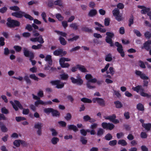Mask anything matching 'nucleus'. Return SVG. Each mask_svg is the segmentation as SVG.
I'll list each match as a JSON object with an SVG mask.
<instances>
[{
    "label": "nucleus",
    "instance_id": "obj_1",
    "mask_svg": "<svg viewBox=\"0 0 151 151\" xmlns=\"http://www.w3.org/2000/svg\"><path fill=\"white\" fill-rule=\"evenodd\" d=\"M14 103L12 101H10V103L12 105L14 109L16 111L18 110V108L17 106L20 109H23V114H27L29 112V110L28 109H23V106L20 104L19 102L18 101L15 100Z\"/></svg>",
    "mask_w": 151,
    "mask_h": 151
},
{
    "label": "nucleus",
    "instance_id": "obj_2",
    "mask_svg": "<svg viewBox=\"0 0 151 151\" xmlns=\"http://www.w3.org/2000/svg\"><path fill=\"white\" fill-rule=\"evenodd\" d=\"M23 53L25 56L29 58V60L32 62V64L34 65L36 63V61L35 60H32L34 57V54L33 52L30 51L28 49L25 47L23 48Z\"/></svg>",
    "mask_w": 151,
    "mask_h": 151
},
{
    "label": "nucleus",
    "instance_id": "obj_3",
    "mask_svg": "<svg viewBox=\"0 0 151 151\" xmlns=\"http://www.w3.org/2000/svg\"><path fill=\"white\" fill-rule=\"evenodd\" d=\"M17 12H13L12 14V16L18 18H21L23 16L30 20H32L33 18L29 15L27 14L24 12L22 11H18Z\"/></svg>",
    "mask_w": 151,
    "mask_h": 151
},
{
    "label": "nucleus",
    "instance_id": "obj_4",
    "mask_svg": "<svg viewBox=\"0 0 151 151\" xmlns=\"http://www.w3.org/2000/svg\"><path fill=\"white\" fill-rule=\"evenodd\" d=\"M7 22L6 24L7 26L10 28H14L15 27L19 26L20 23L17 20L12 19L10 17L7 19Z\"/></svg>",
    "mask_w": 151,
    "mask_h": 151
},
{
    "label": "nucleus",
    "instance_id": "obj_5",
    "mask_svg": "<svg viewBox=\"0 0 151 151\" xmlns=\"http://www.w3.org/2000/svg\"><path fill=\"white\" fill-rule=\"evenodd\" d=\"M106 35H107L105 39L106 42L110 44L111 46H113L114 45V44L112 42L111 39L114 36V34L112 32H106Z\"/></svg>",
    "mask_w": 151,
    "mask_h": 151
},
{
    "label": "nucleus",
    "instance_id": "obj_6",
    "mask_svg": "<svg viewBox=\"0 0 151 151\" xmlns=\"http://www.w3.org/2000/svg\"><path fill=\"white\" fill-rule=\"evenodd\" d=\"M43 124L40 122H37L35 123L34 127L35 129H37L36 131L37 134L39 136H41L42 135V128L43 127Z\"/></svg>",
    "mask_w": 151,
    "mask_h": 151
},
{
    "label": "nucleus",
    "instance_id": "obj_7",
    "mask_svg": "<svg viewBox=\"0 0 151 151\" xmlns=\"http://www.w3.org/2000/svg\"><path fill=\"white\" fill-rule=\"evenodd\" d=\"M50 83L53 85H56V87L57 88H62L64 86V83L59 80L52 81H51Z\"/></svg>",
    "mask_w": 151,
    "mask_h": 151
},
{
    "label": "nucleus",
    "instance_id": "obj_8",
    "mask_svg": "<svg viewBox=\"0 0 151 151\" xmlns=\"http://www.w3.org/2000/svg\"><path fill=\"white\" fill-rule=\"evenodd\" d=\"M115 45L117 47V51L120 54L121 56L124 57V56L125 54L122 45L118 42H116Z\"/></svg>",
    "mask_w": 151,
    "mask_h": 151
},
{
    "label": "nucleus",
    "instance_id": "obj_9",
    "mask_svg": "<svg viewBox=\"0 0 151 151\" xmlns=\"http://www.w3.org/2000/svg\"><path fill=\"white\" fill-rule=\"evenodd\" d=\"M92 101L94 103L97 102L101 106H104L105 105V101L103 99L99 98H93L92 99Z\"/></svg>",
    "mask_w": 151,
    "mask_h": 151
},
{
    "label": "nucleus",
    "instance_id": "obj_10",
    "mask_svg": "<svg viewBox=\"0 0 151 151\" xmlns=\"http://www.w3.org/2000/svg\"><path fill=\"white\" fill-rule=\"evenodd\" d=\"M101 126L104 129H109V130H111L114 127L113 124L109 123L103 122L101 124Z\"/></svg>",
    "mask_w": 151,
    "mask_h": 151
},
{
    "label": "nucleus",
    "instance_id": "obj_11",
    "mask_svg": "<svg viewBox=\"0 0 151 151\" xmlns=\"http://www.w3.org/2000/svg\"><path fill=\"white\" fill-rule=\"evenodd\" d=\"M52 104V102L51 101H49L47 102H44L42 100H39L35 102V106L38 107L39 104L46 105H51Z\"/></svg>",
    "mask_w": 151,
    "mask_h": 151
},
{
    "label": "nucleus",
    "instance_id": "obj_12",
    "mask_svg": "<svg viewBox=\"0 0 151 151\" xmlns=\"http://www.w3.org/2000/svg\"><path fill=\"white\" fill-rule=\"evenodd\" d=\"M70 79L72 83L74 84H76L77 85L81 86L83 83V81L82 79H75L73 77H70Z\"/></svg>",
    "mask_w": 151,
    "mask_h": 151
},
{
    "label": "nucleus",
    "instance_id": "obj_13",
    "mask_svg": "<svg viewBox=\"0 0 151 151\" xmlns=\"http://www.w3.org/2000/svg\"><path fill=\"white\" fill-rule=\"evenodd\" d=\"M97 79L96 78H93L89 81H88L86 83V86L89 89H92L95 88V86H92L91 85V83H95L96 82Z\"/></svg>",
    "mask_w": 151,
    "mask_h": 151
},
{
    "label": "nucleus",
    "instance_id": "obj_14",
    "mask_svg": "<svg viewBox=\"0 0 151 151\" xmlns=\"http://www.w3.org/2000/svg\"><path fill=\"white\" fill-rule=\"evenodd\" d=\"M97 13V12L96 9H91L89 11L88 15L90 17H92L96 15Z\"/></svg>",
    "mask_w": 151,
    "mask_h": 151
},
{
    "label": "nucleus",
    "instance_id": "obj_15",
    "mask_svg": "<svg viewBox=\"0 0 151 151\" xmlns=\"http://www.w3.org/2000/svg\"><path fill=\"white\" fill-rule=\"evenodd\" d=\"M68 129L69 130H73L75 132H76L78 131V129L77 128L76 126L73 124L68 125Z\"/></svg>",
    "mask_w": 151,
    "mask_h": 151
},
{
    "label": "nucleus",
    "instance_id": "obj_16",
    "mask_svg": "<svg viewBox=\"0 0 151 151\" xmlns=\"http://www.w3.org/2000/svg\"><path fill=\"white\" fill-rule=\"evenodd\" d=\"M45 60L48 62V64L50 65H52V56L50 55H47L45 57Z\"/></svg>",
    "mask_w": 151,
    "mask_h": 151
},
{
    "label": "nucleus",
    "instance_id": "obj_17",
    "mask_svg": "<svg viewBox=\"0 0 151 151\" xmlns=\"http://www.w3.org/2000/svg\"><path fill=\"white\" fill-rule=\"evenodd\" d=\"M78 70L81 72L85 73L88 71L85 68L84 66L80 65H78Z\"/></svg>",
    "mask_w": 151,
    "mask_h": 151
},
{
    "label": "nucleus",
    "instance_id": "obj_18",
    "mask_svg": "<svg viewBox=\"0 0 151 151\" xmlns=\"http://www.w3.org/2000/svg\"><path fill=\"white\" fill-rule=\"evenodd\" d=\"M0 127L2 132H5L8 131V129L5 125L2 122H0Z\"/></svg>",
    "mask_w": 151,
    "mask_h": 151
},
{
    "label": "nucleus",
    "instance_id": "obj_19",
    "mask_svg": "<svg viewBox=\"0 0 151 151\" xmlns=\"http://www.w3.org/2000/svg\"><path fill=\"white\" fill-rule=\"evenodd\" d=\"M69 27L75 30H77L78 29V25L77 23H72L70 24Z\"/></svg>",
    "mask_w": 151,
    "mask_h": 151
},
{
    "label": "nucleus",
    "instance_id": "obj_20",
    "mask_svg": "<svg viewBox=\"0 0 151 151\" xmlns=\"http://www.w3.org/2000/svg\"><path fill=\"white\" fill-rule=\"evenodd\" d=\"M54 4L55 5L58 6L60 7L63 6V1L62 0H57L54 2Z\"/></svg>",
    "mask_w": 151,
    "mask_h": 151
},
{
    "label": "nucleus",
    "instance_id": "obj_21",
    "mask_svg": "<svg viewBox=\"0 0 151 151\" xmlns=\"http://www.w3.org/2000/svg\"><path fill=\"white\" fill-rule=\"evenodd\" d=\"M142 49L145 48L147 51H148L150 49V46L148 44L147 42H146L143 45V46L142 47Z\"/></svg>",
    "mask_w": 151,
    "mask_h": 151
},
{
    "label": "nucleus",
    "instance_id": "obj_22",
    "mask_svg": "<svg viewBox=\"0 0 151 151\" xmlns=\"http://www.w3.org/2000/svg\"><path fill=\"white\" fill-rule=\"evenodd\" d=\"M65 62H62L59 61L60 64L62 68H68L70 66V64L68 63H65Z\"/></svg>",
    "mask_w": 151,
    "mask_h": 151
},
{
    "label": "nucleus",
    "instance_id": "obj_23",
    "mask_svg": "<svg viewBox=\"0 0 151 151\" xmlns=\"http://www.w3.org/2000/svg\"><path fill=\"white\" fill-rule=\"evenodd\" d=\"M118 144L121 145L122 146H125L127 145V143L126 141L124 139H122L119 140L118 142Z\"/></svg>",
    "mask_w": 151,
    "mask_h": 151
},
{
    "label": "nucleus",
    "instance_id": "obj_24",
    "mask_svg": "<svg viewBox=\"0 0 151 151\" xmlns=\"http://www.w3.org/2000/svg\"><path fill=\"white\" fill-rule=\"evenodd\" d=\"M150 8H146L145 7L141 11V13L142 14H145L147 13H148L150 10Z\"/></svg>",
    "mask_w": 151,
    "mask_h": 151
},
{
    "label": "nucleus",
    "instance_id": "obj_25",
    "mask_svg": "<svg viewBox=\"0 0 151 151\" xmlns=\"http://www.w3.org/2000/svg\"><path fill=\"white\" fill-rule=\"evenodd\" d=\"M62 49H59L55 50L53 52V54L55 56H60L61 55Z\"/></svg>",
    "mask_w": 151,
    "mask_h": 151
},
{
    "label": "nucleus",
    "instance_id": "obj_26",
    "mask_svg": "<svg viewBox=\"0 0 151 151\" xmlns=\"http://www.w3.org/2000/svg\"><path fill=\"white\" fill-rule=\"evenodd\" d=\"M142 126L146 129L149 131L150 130L151 128V124L149 123L147 124H142Z\"/></svg>",
    "mask_w": 151,
    "mask_h": 151
},
{
    "label": "nucleus",
    "instance_id": "obj_27",
    "mask_svg": "<svg viewBox=\"0 0 151 151\" xmlns=\"http://www.w3.org/2000/svg\"><path fill=\"white\" fill-rule=\"evenodd\" d=\"M43 111L45 113L48 114L50 113H52V111L53 110L52 108H45L44 109Z\"/></svg>",
    "mask_w": 151,
    "mask_h": 151
},
{
    "label": "nucleus",
    "instance_id": "obj_28",
    "mask_svg": "<svg viewBox=\"0 0 151 151\" xmlns=\"http://www.w3.org/2000/svg\"><path fill=\"white\" fill-rule=\"evenodd\" d=\"M104 132V130L102 129L99 128L97 132V135L98 136H101L102 135Z\"/></svg>",
    "mask_w": 151,
    "mask_h": 151
},
{
    "label": "nucleus",
    "instance_id": "obj_29",
    "mask_svg": "<svg viewBox=\"0 0 151 151\" xmlns=\"http://www.w3.org/2000/svg\"><path fill=\"white\" fill-rule=\"evenodd\" d=\"M114 103L115 104L117 108H121L123 106L122 104L120 101H115Z\"/></svg>",
    "mask_w": 151,
    "mask_h": 151
},
{
    "label": "nucleus",
    "instance_id": "obj_30",
    "mask_svg": "<svg viewBox=\"0 0 151 151\" xmlns=\"http://www.w3.org/2000/svg\"><path fill=\"white\" fill-rule=\"evenodd\" d=\"M105 60L106 61L108 62L111 61L112 60V57L111 54L109 53L106 55Z\"/></svg>",
    "mask_w": 151,
    "mask_h": 151
},
{
    "label": "nucleus",
    "instance_id": "obj_31",
    "mask_svg": "<svg viewBox=\"0 0 151 151\" xmlns=\"http://www.w3.org/2000/svg\"><path fill=\"white\" fill-rule=\"evenodd\" d=\"M82 30L83 31L89 33H92L93 32L92 29L86 27H82Z\"/></svg>",
    "mask_w": 151,
    "mask_h": 151
},
{
    "label": "nucleus",
    "instance_id": "obj_32",
    "mask_svg": "<svg viewBox=\"0 0 151 151\" xmlns=\"http://www.w3.org/2000/svg\"><path fill=\"white\" fill-rule=\"evenodd\" d=\"M81 101L85 103H91L92 102V101L88 98H83L81 99Z\"/></svg>",
    "mask_w": 151,
    "mask_h": 151
},
{
    "label": "nucleus",
    "instance_id": "obj_33",
    "mask_svg": "<svg viewBox=\"0 0 151 151\" xmlns=\"http://www.w3.org/2000/svg\"><path fill=\"white\" fill-rule=\"evenodd\" d=\"M137 108L138 110L141 111H144V109L143 105L140 103L137 105Z\"/></svg>",
    "mask_w": 151,
    "mask_h": 151
},
{
    "label": "nucleus",
    "instance_id": "obj_34",
    "mask_svg": "<svg viewBox=\"0 0 151 151\" xmlns=\"http://www.w3.org/2000/svg\"><path fill=\"white\" fill-rule=\"evenodd\" d=\"M24 80L26 81L27 84H31V81L29 78L28 76L27 75H25L24 77Z\"/></svg>",
    "mask_w": 151,
    "mask_h": 151
},
{
    "label": "nucleus",
    "instance_id": "obj_35",
    "mask_svg": "<svg viewBox=\"0 0 151 151\" xmlns=\"http://www.w3.org/2000/svg\"><path fill=\"white\" fill-rule=\"evenodd\" d=\"M112 13L113 15L115 17L120 14V12L118 9L115 8L112 11Z\"/></svg>",
    "mask_w": 151,
    "mask_h": 151
},
{
    "label": "nucleus",
    "instance_id": "obj_36",
    "mask_svg": "<svg viewBox=\"0 0 151 151\" xmlns=\"http://www.w3.org/2000/svg\"><path fill=\"white\" fill-rule=\"evenodd\" d=\"M79 38V36L78 35H76L74 36L72 38H69L68 39L69 42H72L74 41H76Z\"/></svg>",
    "mask_w": 151,
    "mask_h": 151
},
{
    "label": "nucleus",
    "instance_id": "obj_37",
    "mask_svg": "<svg viewBox=\"0 0 151 151\" xmlns=\"http://www.w3.org/2000/svg\"><path fill=\"white\" fill-rule=\"evenodd\" d=\"M59 40L61 44L63 45H65L66 44V41L65 40V39L62 37H60L59 38Z\"/></svg>",
    "mask_w": 151,
    "mask_h": 151
},
{
    "label": "nucleus",
    "instance_id": "obj_38",
    "mask_svg": "<svg viewBox=\"0 0 151 151\" xmlns=\"http://www.w3.org/2000/svg\"><path fill=\"white\" fill-rule=\"evenodd\" d=\"M53 110L52 111V114L53 116H60V114L58 111L53 109Z\"/></svg>",
    "mask_w": 151,
    "mask_h": 151
},
{
    "label": "nucleus",
    "instance_id": "obj_39",
    "mask_svg": "<svg viewBox=\"0 0 151 151\" xmlns=\"http://www.w3.org/2000/svg\"><path fill=\"white\" fill-rule=\"evenodd\" d=\"M55 32L57 33V34L59 35H60L63 37H66L67 35V33L65 32H61L55 30Z\"/></svg>",
    "mask_w": 151,
    "mask_h": 151
},
{
    "label": "nucleus",
    "instance_id": "obj_40",
    "mask_svg": "<svg viewBox=\"0 0 151 151\" xmlns=\"http://www.w3.org/2000/svg\"><path fill=\"white\" fill-rule=\"evenodd\" d=\"M59 141V139L55 137H53L51 140L52 143L54 145L56 144L57 142Z\"/></svg>",
    "mask_w": 151,
    "mask_h": 151
},
{
    "label": "nucleus",
    "instance_id": "obj_41",
    "mask_svg": "<svg viewBox=\"0 0 151 151\" xmlns=\"http://www.w3.org/2000/svg\"><path fill=\"white\" fill-rule=\"evenodd\" d=\"M80 140L83 144H86L87 142L86 138L83 136L81 137Z\"/></svg>",
    "mask_w": 151,
    "mask_h": 151
},
{
    "label": "nucleus",
    "instance_id": "obj_42",
    "mask_svg": "<svg viewBox=\"0 0 151 151\" xmlns=\"http://www.w3.org/2000/svg\"><path fill=\"white\" fill-rule=\"evenodd\" d=\"M29 77L35 81H38L39 78L35 74H31L29 75Z\"/></svg>",
    "mask_w": 151,
    "mask_h": 151
},
{
    "label": "nucleus",
    "instance_id": "obj_43",
    "mask_svg": "<svg viewBox=\"0 0 151 151\" xmlns=\"http://www.w3.org/2000/svg\"><path fill=\"white\" fill-rule=\"evenodd\" d=\"M9 9L10 10L15 11H19L20 10V8L17 6H11L9 7Z\"/></svg>",
    "mask_w": 151,
    "mask_h": 151
},
{
    "label": "nucleus",
    "instance_id": "obj_44",
    "mask_svg": "<svg viewBox=\"0 0 151 151\" xmlns=\"http://www.w3.org/2000/svg\"><path fill=\"white\" fill-rule=\"evenodd\" d=\"M72 118V115L70 113L67 114L66 116L64 117L65 119L67 121L70 120Z\"/></svg>",
    "mask_w": 151,
    "mask_h": 151
},
{
    "label": "nucleus",
    "instance_id": "obj_45",
    "mask_svg": "<svg viewBox=\"0 0 151 151\" xmlns=\"http://www.w3.org/2000/svg\"><path fill=\"white\" fill-rule=\"evenodd\" d=\"M37 41L41 44H42L44 42V41L41 35L39 37H37Z\"/></svg>",
    "mask_w": 151,
    "mask_h": 151
},
{
    "label": "nucleus",
    "instance_id": "obj_46",
    "mask_svg": "<svg viewBox=\"0 0 151 151\" xmlns=\"http://www.w3.org/2000/svg\"><path fill=\"white\" fill-rule=\"evenodd\" d=\"M14 48L17 52H19L22 50V48L21 47L18 45H15L14 47Z\"/></svg>",
    "mask_w": 151,
    "mask_h": 151
},
{
    "label": "nucleus",
    "instance_id": "obj_47",
    "mask_svg": "<svg viewBox=\"0 0 151 151\" xmlns=\"http://www.w3.org/2000/svg\"><path fill=\"white\" fill-rule=\"evenodd\" d=\"M14 145L17 147H18L20 145V140H16L13 142Z\"/></svg>",
    "mask_w": 151,
    "mask_h": 151
},
{
    "label": "nucleus",
    "instance_id": "obj_48",
    "mask_svg": "<svg viewBox=\"0 0 151 151\" xmlns=\"http://www.w3.org/2000/svg\"><path fill=\"white\" fill-rule=\"evenodd\" d=\"M139 66L143 68H145L146 66L144 63L141 60L139 61Z\"/></svg>",
    "mask_w": 151,
    "mask_h": 151
},
{
    "label": "nucleus",
    "instance_id": "obj_49",
    "mask_svg": "<svg viewBox=\"0 0 151 151\" xmlns=\"http://www.w3.org/2000/svg\"><path fill=\"white\" fill-rule=\"evenodd\" d=\"M105 139L107 140H109L112 138V136L110 133L107 134L105 137Z\"/></svg>",
    "mask_w": 151,
    "mask_h": 151
},
{
    "label": "nucleus",
    "instance_id": "obj_50",
    "mask_svg": "<svg viewBox=\"0 0 151 151\" xmlns=\"http://www.w3.org/2000/svg\"><path fill=\"white\" fill-rule=\"evenodd\" d=\"M71 60L70 58H65L62 57L60 59L59 61H60L62 62H65V61H69Z\"/></svg>",
    "mask_w": 151,
    "mask_h": 151
},
{
    "label": "nucleus",
    "instance_id": "obj_51",
    "mask_svg": "<svg viewBox=\"0 0 151 151\" xmlns=\"http://www.w3.org/2000/svg\"><path fill=\"white\" fill-rule=\"evenodd\" d=\"M140 95L143 97H147L148 98L150 97L151 95H149L147 93L144 92L143 91H141L140 92Z\"/></svg>",
    "mask_w": 151,
    "mask_h": 151
},
{
    "label": "nucleus",
    "instance_id": "obj_52",
    "mask_svg": "<svg viewBox=\"0 0 151 151\" xmlns=\"http://www.w3.org/2000/svg\"><path fill=\"white\" fill-rule=\"evenodd\" d=\"M1 112L2 113L5 114H7L9 113L8 110L5 107H3L1 109Z\"/></svg>",
    "mask_w": 151,
    "mask_h": 151
},
{
    "label": "nucleus",
    "instance_id": "obj_53",
    "mask_svg": "<svg viewBox=\"0 0 151 151\" xmlns=\"http://www.w3.org/2000/svg\"><path fill=\"white\" fill-rule=\"evenodd\" d=\"M16 120L17 122H19L21 121L25 120L26 119L24 117H22L21 116H17L15 117Z\"/></svg>",
    "mask_w": 151,
    "mask_h": 151
},
{
    "label": "nucleus",
    "instance_id": "obj_54",
    "mask_svg": "<svg viewBox=\"0 0 151 151\" xmlns=\"http://www.w3.org/2000/svg\"><path fill=\"white\" fill-rule=\"evenodd\" d=\"M145 37L148 39H149L151 37V33L149 32H145L144 34Z\"/></svg>",
    "mask_w": 151,
    "mask_h": 151
},
{
    "label": "nucleus",
    "instance_id": "obj_55",
    "mask_svg": "<svg viewBox=\"0 0 151 151\" xmlns=\"http://www.w3.org/2000/svg\"><path fill=\"white\" fill-rule=\"evenodd\" d=\"M117 141L116 140H114L110 141L109 142V145L111 146H114L117 144Z\"/></svg>",
    "mask_w": 151,
    "mask_h": 151
},
{
    "label": "nucleus",
    "instance_id": "obj_56",
    "mask_svg": "<svg viewBox=\"0 0 151 151\" xmlns=\"http://www.w3.org/2000/svg\"><path fill=\"white\" fill-rule=\"evenodd\" d=\"M60 76L61 78L63 80H66L68 79V75L65 74L60 75Z\"/></svg>",
    "mask_w": 151,
    "mask_h": 151
},
{
    "label": "nucleus",
    "instance_id": "obj_57",
    "mask_svg": "<svg viewBox=\"0 0 151 151\" xmlns=\"http://www.w3.org/2000/svg\"><path fill=\"white\" fill-rule=\"evenodd\" d=\"M56 17L59 21H62L64 19V17L60 14H57L56 15Z\"/></svg>",
    "mask_w": 151,
    "mask_h": 151
},
{
    "label": "nucleus",
    "instance_id": "obj_58",
    "mask_svg": "<svg viewBox=\"0 0 151 151\" xmlns=\"http://www.w3.org/2000/svg\"><path fill=\"white\" fill-rule=\"evenodd\" d=\"M98 126V124L97 123H94L92 124L91 125L90 128L91 129H94L96 128Z\"/></svg>",
    "mask_w": 151,
    "mask_h": 151
},
{
    "label": "nucleus",
    "instance_id": "obj_59",
    "mask_svg": "<svg viewBox=\"0 0 151 151\" xmlns=\"http://www.w3.org/2000/svg\"><path fill=\"white\" fill-rule=\"evenodd\" d=\"M90 117L88 115H87L83 116V119L85 122H87L89 121Z\"/></svg>",
    "mask_w": 151,
    "mask_h": 151
},
{
    "label": "nucleus",
    "instance_id": "obj_60",
    "mask_svg": "<svg viewBox=\"0 0 151 151\" xmlns=\"http://www.w3.org/2000/svg\"><path fill=\"white\" fill-rule=\"evenodd\" d=\"M133 32L138 37H140L142 35L141 34L140 32L138 31V30L136 29H134L133 30Z\"/></svg>",
    "mask_w": 151,
    "mask_h": 151
},
{
    "label": "nucleus",
    "instance_id": "obj_61",
    "mask_svg": "<svg viewBox=\"0 0 151 151\" xmlns=\"http://www.w3.org/2000/svg\"><path fill=\"white\" fill-rule=\"evenodd\" d=\"M110 23V19L109 18H105L104 20V25L107 26L109 25Z\"/></svg>",
    "mask_w": 151,
    "mask_h": 151
},
{
    "label": "nucleus",
    "instance_id": "obj_62",
    "mask_svg": "<svg viewBox=\"0 0 151 151\" xmlns=\"http://www.w3.org/2000/svg\"><path fill=\"white\" fill-rule=\"evenodd\" d=\"M4 38L3 37H0V46H3L4 45Z\"/></svg>",
    "mask_w": 151,
    "mask_h": 151
},
{
    "label": "nucleus",
    "instance_id": "obj_63",
    "mask_svg": "<svg viewBox=\"0 0 151 151\" xmlns=\"http://www.w3.org/2000/svg\"><path fill=\"white\" fill-rule=\"evenodd\" d=\"M109 73L111 76H113L115 73V71L114 70V68L113 67H110L109 68Z\"/></svg>",
    "mask_w": 151,
    "mask_h": 151
},
{
    "label": "nucleus",
    "instance_id": "obj_64",
    "mask_svg": "<svg viewBox=\"0 0 151 151\" xmlns=\"http://www.w3.org/2000/svg\"><path fill=\"white\" fill-rule=\"evenodd\" d=\"M50 130L52 132V136H56L57 135L58 133L54 129H50Z\"/></svg>",
    "mask_w": 151,
    "mask_h": 151
}]
</instances>
